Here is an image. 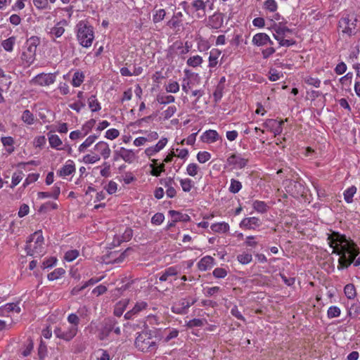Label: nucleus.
<instances>
[{"label":"nucleus","instance_id":"nucleus-5","mask_svg":"<svg viewBox=\"0 0 360 360\" xmlns=\"http://www.w3.org/2000/svg\"><path fill=\"white\" fill-rule=\"evenodd\" d=\"M356 22L357 19L354 15H347L341 18L338 22V27L342 36L352 37L357 32Z\"/></svg>","mask_w":360,"mask_h":360},{"label":"nucleus","instance_id":"nucleus-55","mask_svg":"<svg viewBox=\"0 0 360 360\" xmlns=\"http://www.w3.org/2000/svg\"><path fill=\"white\" fill-rule=\"evenodd\" d=\"M199 169V167L195 163H191L188 165L186 168V172L188 175L191 176H194L198 174Z\"/></svg>","mask_w":360,"mask_h":360},{"label":"nucleus","instance_id":"nucleus-46","mask_svg":"<svg viewBox=\"0 0 360 360\" xmlns=\"http://www.w3.org/2000/svg\"><path fill=\"white\" fill-rule=\"evenodd\" d=\"M238 261L243 264H247L252 261V255L249 253H242L237 256Z\"/></svg>","mask_w":360,"mask_h":360},{"label":"nucleus","instance_id":"nucleus-57","mask_svg":"<svg viewBox=\"0 0 360 360\" xmlns=\"http://www.w3.org/2000/svg\"><path fill=\"white\" fill-rule=\"evenodd\" d=\"M148 307V304L146 302L141 301L136 302V304L134 305V307L132 308L134 312H135L136 314H139L140 311L146 309Z\"/></svg>","mask_w":360,"mask_h":360},{"label":"nucleus","instance_id":"nucleus-35","mask_svg":"<svg viewBox=\"0 0 360 360\" xmlns=\"http://www.w3.org/2000/svg\"><path fill=\"white\" fill-rule=\"evenodd\" d=\"M89 106L92 112H97L101 110V105L95 96H91L88 99Z\"/></svg>","mask_w":360,"mask_h":360},{"label":"nucleus","instance_id":"nucleus-62","mask_svg":"<svg viewBox=\"0 0 360 360\" xmlns=\"http://www.w3.org/2000/svg\"><path fill=\"white\" fill-rule=\"evenodd\" d=\"M213 276L217 278H224L227 275V271L225 269L223 268H216L213 271Z\"/></svg>","mask_w":360,"mask_h":360},{"label":"nucleus","instance_id":"nucleus-2","mask_svg":"<svg viewBox=\"0 0 360 360\" xmlns=\"http://www.w3.org/2000/svg\"><path fill=\"white\" fill-rule=\"evenodd\" d=\"M44 237L41 231H35L27 240L25 250L31 256L35 255L40 256L43 252Z\"/></svg>","mask_w":360,"mask_h":360},{"label":"nucleus","instance_id":"nucleus-39","mask_svg":"<svg viewBox=\"0 0 360 360\" xmlns=\"http://www.w3.org/2000/svg\"><path fill=\"white\" fill-rule=\"evenodd\" d=\"M65 273V271L63 268L56 269L53 271L48 274V279L50 281L56 280Z\"/></svg>","mask_w":360,"mask_h":360},{"label":"nucleus","instance_id":"nucleus-60","mask_svg":"<svg viewBox=\"0 0 360 360\" xmlns=\"http://www.w3.org/2000/svg\"><path fill=\"white\" fill-rule=\"evenodd\" d=\"M176 108L175 106H169L167 108V110H165L163 112H162V115L164 116V119L165 120H168L169 119L170 117H172L174 114L176 112Z\"/></svg>","mask_w":360,"mask_h":360},{"label":"nucleus","instance_id":"nucleus-14","mask_svg":"<svg viewBox=\"0 0 360 360\" xmlns=\"http://www.w3.org/2000/svg\"><path fill=\"white\" fill-rule=\"evenodd\" d=\"M167 143V139L166 138H162L158 142V143L155 146L148 148L146 150L145 153L148 156H152L155 155L156 153L159 152L160 150H162L165 146Z\"/></svg>","mask_w":360,"mask_h":360},{"label":"nucleus","instance_id":"nucleus-48","mask_svg":"<svg viewBox=\"0 0 360 360\" xmlns=\"http://www.w3.org/2000/svg\"><path fill=\"white\" fill-rule=\"evenodd\" d=\"M278 122L279 121L275 119H268L264 122L263 126L265 128L272 131L274 128H276L277 125L279 124Z\"/></svg>","mask_w":360,"mask_h":360},{"label":"nucleus","instance_id":"nucleus-50","mask_svg":"<svg viewBox=\"0 0 360 360\" xmlns=\"http://www.w3.org/2000/svg\"><path fill=\"white\" fill-rule=\"evenodd\" d=\"M4 309L7 313L11 311H15L19 314L20 312V307L18 305V304L15 303H7L4 305Z\"/></svg>","mask_w":360,"mask_h":360},{"label":"nucleus","instance_id":"nucleus-7","mask_svg":"<svg viewBox=\"0 0 360 360\" xmlns=\"http://www.w3.org/2000/svg\"><path fill=\"white\" fill-rule=\"evenodd\" d=\"M78 330L75 326H66L65 324L61 326L56 327L53 333L55 335L60 339L65 341H70L77 335Z\"/></svg>","mask_w":360,"mask_h":360},{"label":"nucleus","instance_id":"nucleus-22","mask_svg":"<svg viewBox=\"0 0 360 360\" xmlns=\"http://www.w3.org/2000/svg\"><path fill=\"white\" fill-rule=\"evenodd\" d=\"M48 136L49 144L51 148H56L58 150L65 149V148H60V146L63 144V142L58 135L48 134Z\"/></svg>","mask_w":360,"mask_h":360},{"label":"nucleus","instance_id":"nucleus-8","mask_svg":"<svg viewBox=\"0 0 360 360\" xmlns=\"http://www.w3.org/2000/svg\"><path fill=\"white\" fill-rule=\"evenodd\" d=\"M118 324L117 321L113 317L104 319L101 323V328L99 332V339L103 340L106 339L111 332L113 331L114 326Z\"/></svg>","mask_w":360,"mask_h":360},{"label":"nucleus","instance_id":"nucleus-41","mask_svg":"<svg viewBox=\"0 0 360 360\" xmlns=\"http://www.w3.org/2000/svg\"><path fill=\"white\" fill-rule=\"evenodd\" d=\"M252 205L254 209L259 212L264 213L267 210V205L263 201L255 200Z\"/></svg>","mask_w":360,"mask_h":360},{"label":"nucleus","instance_id":"nucleus-52","mask_svg":"<svg viewBox=\"0 0 360 360\" xmlns=\"http://www.w3.org/2000/svg\"><path fill=\"white\" fill-rule=\"evenodd\" d=\"M165 89L167 92L174 94L179 91V85L177 82H172L165 86Z\"/></svg>","mask_w":360,"mask_h":360},{"label":"nucleus","instance_id":"nucleus-37","mask_svg":"<svg viewBox=\"0 0 360 360\" xmlns=\"http://www.w3.org/2000/svg\"><path fill=\"white\" fill-rule=\"evenodd\" d=\"M242 188V184L234 179H232L231 180V185L229 186V191L232 193H237L240 191V190Z\"/></svg>","mask_w":360,"mask_h":360},{"label":"nucleus","instance_id":"nucleus-56","mask_svg":"<svg viewBox=\"0 0 360 360\" xmlns=\"http://www.w3.org/2000/svg\"><path fill=\"white\" fill-rule=\"evenodd\" d=\"M205 320L200 319H193L190 320L187 323V326L188 328H193V327H200L204 325Z\"/></svg>","mask_w":360,"mask_h":360},{"label":"nucleus","instance_id":"nucleus-42","mask_svg":"<svg viewBox=\"0 0 360 360\" xmlns=\"http://www.w3.org/2000/svg\"><path fill=\"white\" fill-rule=\"evenodd\" d=\"M224 89V86H221V84H217L215 91L213 93L214 102L217 103L221 99L223 96Z\"/></svg>","mask_w":360,"mask_h":360},{"label":"nucleus","instance_id":"nucleus-15","mask_svg":"<svg viewBox=\"0 0 360 360\" xmlns=\"http://www.w3.org/2000/svg\"><path fill=\"white\" fill-rule=\"evenodd\" d=\"M228 162L229 164L234 165L238 168L242 169L248 165V160L233 154L228 158Z\"/></svg>","mask_w":360,"mask_h":360},{"label":"nucleus","instance_id":"nucleus-3","mask_svg":"<svg viewBox=\"0 0 360 360\" xmlns=\"http://www.w3.org/2000/svg\"><path fill=\"white\" fill-rule=\"evenodd\" d=\"M77 39L79 44L84 47H89L94 40L93 27L84 21H80L77 25Z\"/></svg>","mask_w":360,"mask_h":360},{"label":"nucleus","instance_id":"nucleus-53","mask_svg":"<svg viewBox=\"0 0 360 360\" xmlns=\"http://www.w3.org/2000/svg\"><path fill=\"white\" fill-rule=\"evenodd\" d=\"M100 160V156L98 155H91L90 154H87L84 156L83 162L85 164H93Z\"/></svg>","mask_w":360,"mask_h":360},{"label":"nucleus","instance_id":"nucleus-43","mask_svg":"<svg viewBox=\"0 0 360 360\" xmlns=\"http://www.w3.org/2000/svg\"><path fill=\"white\" fill-rule=\"evenodd\" d=\"M202 58L200 56H195L189 58L187 60L188 65L193 67V68L200 65L202 63Z\"/></svg>","mask_w":360,"mask_h":360},{"label":"nucleus","instance_id":"nucleus-6","mask_svg":"<svg viewBox=\"0 0 360 360\" xmlns=\"http://www.w3.org/2000/svg\"><path fill=\"white\" fill-rule=\"evenodd\" d=\"M39 43V38L35 36L30 37L26 41V50L22 52L21 59L25 61L29 65L32 64L35 59L37 47Z\"/></svg>","mask_w":360,"mask_h":360},{"label":"nucleus","instance_id":"nucleus-26","mask_svg":"<svg viewBox=\"0 0 360 360\" xmlns=\"http://www.w3.org/2000/svg\"><path fill=\"white\" fill-rule=\"evenodd\" d=\"M210 228L215 233H226L229 230V225L226 222H219L213 224Z\"/></svg>","mask_w":360,"mask_h":360},{"label":"nucleus","instance_id":"nucleus-13","mask_svg":"<svg viewBox=\"0 0 360 360\" xmlns=\"http://www.w3.org/2000/svg\"><path fill=\"white\" fill-rule=\"evenodd\" d=\"M219 138V136L217 131L215 130H207L203 133L201 136V139L205 143H214L216 142Z\"/></svg>","mask_w":360,"mask_h":360},{"label":"nucleus","instance_id":"nucleus-44","mask_svg":"<svg viewBox=\"0 0 360 360\" xmlns=\"http://www.w3.org/2000/svg\"><path fill=\"white\" fill-rule=\"evenodd\" d=\"M181 186L184 192H189L193 187V181L190 179L180 180Z\"/></svg>","mask_w":360,"mask_h":360},{"label":"nucleus","instance_id":"nucleus-64","mask_svg":"<svg viewBox=\"0 0 360 360\" xmlns=\"http://www.w3.org/2000/svg\"><path fill=\"white\" fill-rule=\"evenodd\" d=\"M105 189L109 194H113L117 189V184L115 181H110L108 185L105 186Z\"/></svg>","mask_w":360,"mask_h":360},{"label":"nucleus","instance_id":"nucleus-4","mask_svg":"<svg viewBox=\"0 0 360 360\" xmlns=\"http://www.w3.org/2000/svg\"><path fill=\"white\" fill-rule=\"evenodd\" d=\"M135 346L143 352H153L157 349L155 340L153 339L152 335L148 331H143L139 334L135 340Z\"/></svg>","mask_w":360,"mask_h":360},{"label":"nucleus","instance_id":"nucleus-58","mask_svg":"<svg viewBox=\"0 0 360 360\" xmlns=\"http://www.w3.org/2000/svg\"><path fill=\"white\" fill-rule=\"evenodd\" d=\"M39 174H34V173L30 174L25 180V182L23 184L24 187L37 181V179H39Z\"/></svg>","mask_w":360,"mask_h":360},{"label":"nucleus","instance_id":"nucleus-51","mask_svg":"<svg viewBox=\"0 0 360 360\" xmlns=\"http://www.w3.org/2000/svg\"><path fill=\"white\" fill-rule=\"evenodd\" d=\"M211 158V155L210 153L207 151L199 152L197 155V159L199 162L205 163L208 161Z\"/></svg>","mask_w":360,"mask_h":360},{"label":"nucleus","instance_id":"nucleus-17","mask_svg":"<svg viewBox=\"0 0 360 360\" xmlns=\"http://www.w3.org/2000/svg\"><path fill=\"white\" fill-rule=\"evenodd\" d=\"M270 41V37L265 33L256 34L252 38V43L257 46H264Z\"/></svg>","mask_w":360,"mask_h":360},{"label":"nucleus","instance_id":"nucleus-34","mask_svg":"<svg viewBox=\"0 0 360 360\" xmlns=\"http://www.w3.org/2000/svg\"><path fill=\"white\" fill-rule=\"evenodd\" d=\"M175 101V98L173 96L163 95L159 94L157 96V101L160 104H168L170 103H173Z\"/></svg>","mask_w":360,"mask_h":360},{"label":"nucleus","instance_id":"nucleus-9","mask_svg":"<svg viewBox=\"0 0 360 360\" xmlns=\"http://www.w3.org/2000/svg\"><path fill=\"white\" fill-rule=\"evenodd\" d=\"M55 80L56 76L54 74L40 73L31 80V83L34 85L49 86L54 83Z\"/></svg>","mask_w":360,"mask_h":360},{"label":"nucleus","instance_id":"nucleus-49","mask_svg":"<svg viewBox=\"0 0 360 360\" xmlns=\"http://www.w3.org/2000/svg\"><path fill=\"white\" fill-rule=\"evenodd\" d=\"M79 256V251L77 250H68L65 254V259L68 262H72Z\"/></svg>","mask_w":360,"mask_h":360},{"label":"nucleus","instance_id":"nucleus-45","mask_svg":"<svg viewBox=\"0 0 360 360\" xmlns=\"http://www.w3.org/2000/svg\"><path fill=\"white\" fill-rule=\"evenodd\" d=\"M192 6L196 11H202L203 15H205V8H206V3L205 2H204L202 0H195L192 3Z\"/></svg>","mask_w":360,"mask_h":360},{"label":"nucleus","instance_id":"nucleus-12","mask_svg":"<svg viewBox=\"0 0 360 360\" xmlns=\"http://www.w3.org/2000/svg\"><path fill=\"white\" fill-rule=\"evenodd\" d=\"M261 224V221L259 219L252 217L245 218L240 222V226L245 227L248 229H254L256 227L259 226Z\"/></svg>","mask_w":360,"mask_h":360},{"label":"nucleus","instance_id":"nucleus-27","mask_svg":"<svg viewBox=\"0 0 360 360\" xmlns=\"http://www.w3.org/2000/svg\"><path fill=\"white\" fill-rule=\"evenodd\" d=\"M221 54V51L218 49H212L209 56V67L214 68L218 63V58Z\"/></svg>","mask_w":360,"mask_h":360},{"label":"nucleus","instance_id":"nucleus-29","mask_svg":"<svg viewBox=\"0 0 360 360\" xmlns=\"http://www.w3.org/2000/svg\"><path fill=\"white\" fill-rule=\"evenodd\" d=\"M75 171V165L72 164L64 165L59 171V175L61 176H69Z\"/></svg>","mask_w":360,"mask_h":360},{"label":"nucleus","instance_id":"nucleus-19","mask_svg":"<svg viewBox=\"0 0 360 360\" xmlns=\"http://www.w3.org/2000/svg\"><path fill=\"white\" fill-rule=\"evenodd\" d=\"M67 24L66 20H63L58 22L55 27H52L50 34L56 37H60L65 32L63 25Z\"/></svg>","mask_w":360,"mask_h":360},{"label":"nucleus","instance_id":"nucleus-24","mask_svg":"<svg viewBox=\"0 0 360 360\" xmlns=\"http://www.w3.org/2000/svg\"><path fill=\"white\" fill-rule=\"evenodd\" d=\"M183 16L181 12L175 13L171 20L167 22V25L171 28H176L182 25V21L180 19Z\"/></svg>","mask_w":360,"mask_h":360},{"label":"nucleus","instance_id":"nucleus-31","mask_svg":"<svg viewBox=\"0 0 360 360\" xmlns=\"http://www.w3.org/2000/svg\"><path fill=\"white\" fill-rule=\"evenodd\" d=\"M84 79V75L83 72H80L77 71V72H75V74L73 75L72 80V84L75 87L79 86L82 84V83L83 82Z\"/></svg>","mask_w":360,"mask_h":360},{"label":"nucleus","instance_id":"nucleus-30","mask_svg":"<svg viewBox=\"0 0 360 360\" xmlns=\"http://www.w3.org/2000/svg\"><path fill=\"white\" fill-rule=\"evenodd\" d=\"M356 192V188L354 186H352L351 187L348 188L347 190L344 192V198L345 201L348 203H350L353 200V196Z\"/></svg>","mask_w":360,"mask_h":360},{"label":"nucleus","instance_id":"nucleus-23","mask_svg":"<svg viewBox=\"0 0 360 360\" xmlns=\"http://www.w3.org/2000/svg\"><path fill=\"white\" fill-rule=\"evenodd\" d=\"M214 262V259L210 256H205L202 257L198 262V268L201 271H206L209 267H211Z\"/></svg>","mask_w":360,"mask_h":360},{"label":"nucleus","instance_id":"nucleus-54","mask_svg":"<svg viewBox=\"0 0 360 360\" xmlns=\"http://www.w3.org/2000/svg\"><path fill=\"white\" fill-rule=\"evenodd\" d=\"M68 321L71 324V326H75L78 330V326L79 324V318L75 314H70L68 316Z\"/></svg>","mask_w":360,"mask_h":360},{"label":"nucleus","instance_id":"nucleus-21","mask_svg":"<svg viewBox=\"0 0 360 360\" xmlns=\"http://www.w3.org/2000/svg\"><path fill=\"white\" fill-rule=\"evenodd\" d=\"M129 304V300H122L117 302L114 309V315L120 317Z\"/></svg>","mask_w":360,"mask_h":360},{"label":"nucleus","instance_id":"nucleus-59","mask_svg":"<svg viewBox=\"0 0 360 360\" xmlns=\"http://www.w3.org/2000/svg\"><path fill=\"white\" fill-rule=\"evenodd\" d=\"M165 216L162 213L158 212L153 215L151 219V222L153 224L160 225L164 221Z\"/></svg>","mask_w":360,"mask_h":360},{"label":"nucleus","instance_id":"nucleus-10","mask_svg":"<svg viewBox=\"0 0 360 360\" xmlns=\"http://www.w3.org/2000/svg\"><path fill=\"white\" fill-rule=\"evenodd\" d=\"M305 188L302 184L297 181L291 180L286 186V191L292 196L298 198L304 193Z\"/></svg>","mask_w":360,"mask_h":360},{"label":"nucleus","instance_id":"nucleus-1","mask_svg":"<svg viewBox=\"0 0 360 360\" xmlns=\"http://www.w3.org/2000/svg\"><path fill=\"white\" fill-rule=\"evenodd\" d=\"M328 240L333 249V253L340 256L338 266L339 270L348 268L352 263L355 266L360 265V257L356 259L359 254V248L353 240L338 232H333L328 236Z\"/></svg>","mask_w":360,"mask_h":360},{"label":"nucleus","instance_id":"nucleus-40","mask_svg":"<svg viewBox=\"0 0 360 360\" xmlns=\"http://www.w3.org/2000/svg\"><path fill=\"white\" fill-rule=\"evenodd\" d=\"M341 310L338 307L331 306L327 311V316L329 319L338 317L340 315Z\"/></svg>","mask_w":360,"mask_h":360},{"label":"nucleus","instance_id":"nucleus-33","mask_svg":"<svg viewBox=\"0 0 360 360\" xmlns=\"http://www.w3.org/2000/svg\"><path fill=\"white\" fill-rule=\"evenodd\" d=\"M97 139V136H89L79 147V152H84L88 147H89Z\"/></svg>","mask_w":360,"mask_h":360},{"label":"nucleus","instance_id":"nucleus-11","mask_svg":"<svg viewBox=\"0 0 360 360\" xmlns=\"http://www.w3.org/2000/svg\"><path fill=\"white\" fill-rule=\"evenodd\" d=\"M274 33L273 36L276 40H280L281 39L285 38L286 33H291L292 30L287 27L282 26L281 23L278 25L276 24L272 27Z\"/></svg>","mask_w":360,"mask_h":360},{"label":"nucleus","instance_id":"nucleus-38","mask_svg":"<svg viewBox=\"0 0 360 360\" xmlns=\"http://www.w3.org/2000/svg\"><path fill=\"white\" fill-rule=\"evenodd\" d=\"M177 274L176 269L172 266L169 268H167L165 272L162 274V276L160 277V281H166L169 276H175Z\"/></svg>","mask_w":360,"mask_h":360},{"label":"nucleus","instance_id":"nucleus-16","mask_svg":"<svg viewBox=\"0 0 360 360\" xmlns=\"http://www.w3.org/2000/svg\"><path fill=\"white\" fill-rule=\"evenodd\" d=\"M95 150L100 152L104 159H107L110 155V149L107 143L104 141H100L95 146Z\"/></svg>","mask_w":360,"mask_h":360},{"label":"nucleus","instance_id":"nucleus-25","mask_svg":"<svg viewBox=\"0 0 360 360\" xmlns=\"http://www.w3.org/2000/svg\"><path fill=\"white\" fill-rule=\"evenodd\" d=\"M135 153L131 150L122 147L121 158L126 162L131 163L135 160Z\"/></svg>","mask_w":360,"mask_h":360},{"label":"nucleus","instance_id":"nucleus-47","mask_svg":"<svg viewBox=\"0 0 360 360\" xmlns=\"http://www.w3.org/2000/svg\"><path fill=\"white\" fill-rule=\"evenodd\" d=\"M166 15L165 9H159L156 11L155 14L153 15V20L155 23L162 21Z\"/></svg>","mask_w":360,"mask_h":360},{"label":"nucleus","instance_id":"nucleus-36","mask_svg":"<svg viewBox=\"0 0 360 360\" xmlns=\"http://www.w3.org/2000/svg\"><path fill=\"white\" fill-rule=\"evenodd\" d=\"M22 120L24 122L30 125L34 123V115L29 110H25L22 112Z\"/></svg>","mask_w":360,"mask_h":360},{"label":"nucleus","instance_id":"nucleus-61","mask_svg":"<svg viewBox=\"0 0 360 360\" xmlns=\"http://www.w3.org/2000/svg\"><path fill=\"white\" fill-rule=\"evenodd\" d=\"M264 6L271 12H275L277 10V4L275 0H266L264 2Z\"/></svg>","mask_w":360,"mask_h":360},{"label":"nucleus","instance_id":"nucleus-20","mask_svg":"<svg viewBox=\"0 0 360 360\" xmlns=\"http://www.w3.org/2000/svg\"><path fill=\"white\" fill-rule=\"evenodd\" d=\"M195 300H193L192 302L187 301L186 299H182L179 302V308L173 307L172 311L177 314H183L185 313L186 311L194 303Z\"/></svg>","mask_w":360,"mask_h":360},{"label":"nucleus","instance_id":"nucleus-28","mask_svg":"<svg viewBox=\"0 0 360 360\" xmlns=\"http://www.w3.org/2000/svg\"><path fill=\"white\" fill-rule=\"evenodd\" d=\"M344 292L348 299H354L356 297V288L354 284L349 283L345 286Z\"/></svg>","mask_w":360,"mask_h":360},{"label":"nucleus","instance_id":"nucleus-18","mask_svg":"<svg viewBox=\"0 0 360 360\" xmlns=\"http://www.w3.org/2000/svg\"><path fill=\"white\" fill-rule=\"evenodd\" d=\"M169 214L171 216L172 219H174V221H183V222H187L191 220V217L186 214H183L180 212L176 211V210H169Z\"/></svg>","mask_w":360,"mask_h":360},{"label":"nucleus","instance_id":"nucleus-32","mask_svg":"<svg viewBox=\"0 0 360 360\" xmlns=\"http://www.w3.org/2000/svg\"><path fill=\"white\" fill-rule=\"evenodd\" d=\"M15 42V37H11L7 39L4 40L1 43V46L6 51H12L13 49V45Z\"/></svg>","mask_w":360,"mask_h":360},{"label":"nucleus","instance_id":"nucleus-63","mask_svg":"<svg viewBox=\"0 0 360 360\" xmlns=\"http://www.w3.org/2000/svg\"><path fill=\"white\" fill-rule=\"evenodd\" d=\"M119 135L120 132L116 129H110L105 132V137L110 140L116 139L117 137L119 136Z\"/></svg>","mask_w":360,"mask_h":360}]
</instances>
